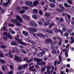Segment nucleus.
Returning a JSON list of instances; mask_svg holds the SVG:
<instances>
[{"mask_svg": "<svg viewBox=\"0 0 74 74\" xmlns=\"http://www.w3.org/2000/svg\"><path fill=\"white\" fill-rule=\"evenodd\" d=\"M7 36H4L3 37V38L4 40H5V41H7L8 40V38H7Z\"/></svg>", "mask_w": 74, "mask_h": 74, "instance_id": "nucleus-48", "label": "nucleus"}, {"mask_svg": "<svg viewBox=\"0 0 74 74\" xmlns=\"http://www.w3.org/2000/svg\"><path fill=\"white\" fill-rule=\"evenodd\" d=\"M46 32L50 34H53V31L52 30L48 29H46Z\"/></svg>", "mask_w": 74, "mask_h": 74, "instance_id": "nucleus-18", "label": "nucleus"}, {"mask_svg": "<svg viewBox=\"0 0 74 74\" xmlns=\"http://www.w3.org/2000/svg\"><path fill=\"white\" fill-rule=\"evenodd\" d=\"M22 8L23 10H27L29 9V7L26 6H22Z\"/></svg>", "mask_w": 74, "mask_h": 74, "instance_id": "nucleus-30", "label": "nucleus"}, {"mask_svg": "<svg viewBox=\"0 0 74 74\" xmlns=\"http://www.w3.org/2000/svg\"><path fill=\"white\" fill-rule=\"evenodd\" d=\"M45 52L44 51H42V52L38 53L37 56L38 57H42L43 55H45Z\"/></svg>", "mask_w": 74, "mask_h": 74, "instance_id": "nucleus-8", "label": "nucleus"}, {"mask_svg": "<svg viewBox=\"0 0 74 74\" xmlns=\"http://www.w3.org/2000/svg\"><path fill=\"white\" fill-rule=\"evenodd\" d=\"M25 11V10H22L19 12V13L20 14H24Z\"/></svg>", "mask_w": 74, "mask_h": 74, "instance_id": "nucleus-35", "label": "nucleus"}, {"mask_svg": "<svg viewBox=\"0 0 74 74\" xmlns=\"http://www.w3.org/2000/svg\"><path fill=\"white\" fill-rule=\"evenodd\" d=\"M9 32L13 34H15V32H14V30H11V28H10L9 29Z\"/></svg>", "mask_w": 74, "mask_h": 74, "instance_id": "nucleus-28", "label": "nucleus"}, {"mask_svg": "<svg viewBox=\"0 0 74 74\" xmlns=\"http://www.w3.org/2000/svg\"><path fill=\"white\" fill-rule=\"evenodd\" d=\"M59 21L60 22L62 23V22H63L64 21V19H63V18H60V19L59 20Z\"/></svg>", "mask_w": 74, "mask_h": 74, "instance_id": "nucleus-34", "label": "nucleus"}, {"mask_svg": "<svg viewBox=\"0 0 74 74\" xmlns=\"http://www.w3.org/2000/svg\"><path fill=\"white\" fill-rule=\"evenodd\" d=\"M45 71V66H44V67H42V69H41V72L42 73L43 71Z\"/></svg>", "mask_w": 74, "mask_h": 74, "instance_id": "nucleus-38", "label": "nucleus"}, {"mask_svg": "<svg viewBox=\"0 0 74 74\" xmlns=\"http://www.w3.org/2000/svg\"><path fill=\"white\" fill-rule=\"evenodd\" d=\"M23 18L24 19H26V20H27V21L30 20L29 17L25 15H23Z\"/></svg>", "mask_w": 74, "mask_h": 74, "instance_id": "nucleus-11", "label": "nucleus"}, {"mask_svg": "<svg viewBox=\"0 0 74 74\" xmlns=\"http://www.w3.org/2000/svg\"><path fill=\"white\" fill-rule=\"evenodd\" d=\"M25 5L29 7H32L33 5V2L30 1H27L25 2Z\"/></svg>", "mask_w": 74, "mask_h": 74, "instance_id": "nucleus-5", "label": "nucleus"}, {"mask_svg": "<svg viewBox=\"0 0 74 74\" xmlns=\"http://www.w3.org/2000/svg\"><path fill=\"white\" fill-rule=\"evenodd\" d=\"M67 2L69 4H73V1L70 0H68L67 1Z\"/></svg>", "mask_w": 74, "mask_h": 74, "instance_id": "nucleus-40", "label": "nucleus"}, {"mask_svg": "<svg viewBox=\"0 0 74 74\" xmlns=\"http://www.w3.org/2000/svg\"><path fill=\"white\" fill-rule=\"evenodd\" d=\"M37 14H36L34 15H32V18H34L35 20H37Z\"/></svg>", "mask_w": 74, "mask_h": 74, "instance_id": "nucleus-20", "label": "nucleus"}, {"mask_svg": "<svg viewBox=\"0 0 74 74\" xmlns=\"http://www.w3.org/2000/svg\"><path fill=\"white\" fill-rule=\"evenodd\" d=\"M10 68L12 70H13L14 69V67H13V66L12 65H10Z\"/></svg>", "mask_w": 74, "mask_h": 74, "instance_id": "nucleus-62", "label": "nucleus"}, {"mask_svg": "<svg viewBox=\"0 0 74 74\" xmlns=\"http://www.w3.org/2000/svg\"><path fill=\"white\" fill-rule=\"evenodd\" d=\"M28 60V58H24V59L23 60L24 61H26V60Z\"/></svg>", "mask_w": 74, "mask_h": 74, "instance_id": "nucleus-64", "label": "nucleus"}, {"mask_svg": "<svg viewBox=\"0 0 74 74\" xmlns=\"http://www.w3.org/2000/svg\"><path fill=\"white\" fill-rule=\"evenodd\" d=\"M65 18L66 19V21L67 23H70V19H69L68 20V19H67V17L66 16H65Z\"/></svg>", "mask_w": 74, "mask_h": 74, "instance_id": "nucleus-36", "label": "nucleus"}, {"mask_svg": "<svg viewBox=\"0 0 74 74\" xmlns=\"http://www.w3.org/2000/svg\"><path fill=\"white\" fill-rule=\"evenodd\" d=\"M14 59L16 60L19 61V62H22V57H18L17 56H15Z\"/></svg>", "mask_w": 74, "mask_h": 74, "instance_id": "nucleus-4", "label": "nucleus"}, {"mask_svg": "<svg viewBox=\"0 0 74 74\" xmlns=\"http://www.w3.org/2000/svg\"><path fill=\"white\" fill-rule=\"evenodd\" d=\"M51 15V13H46L45 14V16H47V17L50 16Z\"/></svg>", "mask_w": 74, "mask_h": 74, "instance_id": "nucleus-23", "label": "nucleus"}, {"mask_svg": "<svg viewBox=\"0 0 74 74\" xmlns=\"http://www.w3.org/2000/svg\"><path fill=\"white\" fill-rule=\"evenodd\" d=\"M0 62H1V64H5L6 63L5 61V60L1 59H0Z\"/></svg>", "mask_w": 74, "mask_h": 74, "instance_id": "nucleus-21", "label": "nucleus"}, {"mask_svg": "<svg viewBox=\"0 0 74 74\" xmlns=\"http://www.w3.org/2000/svg\"><path fill=\"white\" fill-rule=\"evenodd\" d=\"M8 25L9 26H10V27H13V26H15V25H14V24H12L11 23L9 24Z\"/></svg>", "mask_w": 74, "mask_h": 74, "instance_id": "nucleus-51", "label": "nucleus"}, {"mask_svg": "<svg viewBox=\"0 0 74 74\" xmlns=\"http://www.w3.org/2000/svg\"><path fill=\"white\" fill-rule=\"evenodd\" d=\"M1 48H2V49H4V48H7V46L4 45H2L1 46Z\"/></svg>", "mask_w": 74, "mask_h": 74, "instance_id": "nucleus-52", "label": "nucleus"}, {"mask_svg": "<svg viewBox=\"0 0 74 74\" xmlns=\"http://www.w3.org/2000/svg\"><path fill=\"white\" fill-rule=\"evenodd\" d=\"M32 47L33 49H36V48H37V46L34 45H33L32 46Z\"/></svg>", "mask_w": 74, "mask_h": 74, "instance_id": "nucleus-44", "label": "nucleus"}, {"mask_svg": "<svg viewBox=\"0 0 74 74\" xmlns=\"http://www.w3.org/2000/svg\"><path fill=\"white\" fill-rule=\"evenodd\" d=\"M17 42L18 44H21L23 45H25V46H26V43L23 42L22 41H18Z\"/></svg>", "mask_w": 74, "mask_h": 74, "instance_id": "nucleus-13", "label": "nucleus"}, {"mask_svg": "<svg viewBox=\"0 0 74 74\" xmlns=\"http://www.w3.org/2000/svg\"><path fill=\"white\" fill-rule=\"evenodd\" d=\"M57 38L59 40H60V41L58 43V45H61L62 44V39L59 37H57Z\"/></svg>", "mask_w": 74, "mask_h": 74, "instance_id": "nucleus-12", "label": "nucleus"}, {"mask_svg": "<svg viewBox=\"0 0 74 74\" xmlns=\"http://www.w3.org/2000/svg\"><path fill=\"white\" fill-rule=\"evenodd\" d=\"M27 66H28V64H27L23 65V68H26V67H27Z\"/></svg>", "mask_w": 74, "mask_h": 74, "instance_id": "nucleus-54", "label": "nucleus"}, {"mask_svg": "<svg viewBox=\"0 0 74 74\" xmlns=\"http://www.w3.org/2000/svg\"><path fill=\"white\" fill-rule=\"evenodd\" d=\"M66 30L67 28L64 27L62 29V31H63V32H65L66 31Z\"/></svg>", "mask_w": 74, "mask_h": 74, "instance_id": "nucleus-58", "label": "nucleus"}, {"mask_svg": "<svg viewBox=\"0 0 74 74\" xmlns=\"http://www.w3.org/2000/svg\"><path fill=\"white\" fill-rule=\"evenodd\" d=\"M28 29L29 30L31 34H32L34 37H36V35L34 33V32H37V30L34 28L30 27H29L28 28Z\"/></svg>", "mask_w": 74, "mask_h": 74, "instance_id": "nucleus-2", "label": "nucleus"}, {"mask_svg": "<svg viewBox=\"0 0 74 74\" xmlns=\"http://www.w3.org/2000/svg\"><path fill=\"white\" fill-rule=\"evenodd\" d=\"M31 39V38H28L27 39V40L28 42H30L31 41H32L30 40Z\"/></svg>", "mask_w": 74, "mask_h": 74, "instance_id": "nucleus-43", "label": "nucleus"}, {"mask_svg": "<svg viewBox=\"0 0 74 74\" xmlns=\"http://www.w3.org/2000/svg\"><path fill=\"white\" fill-rule=\"evenodd\" d=\"M52 54L53 55H55L57 53V52L56 51V50H53L52 51Z\"/></svg>", "mask_w": 74, "mask_h": 74, "instance_id": "nucleus-37", "label": "nucleus"}, {"mask_svg": "<svg viewBox=\"0 0 74 74\" xmlns=\"http://www.w3.org/2000/svg\"><path fill=\"white\" fill-rule=\"evenodd\" d=\"M67 16H68V18H67L66 17V18H67V19H70V18H71V16H70V15L69 14H68L67 15Z\"/></svg>", "mask_w": 74, "mask_h": 74, "instance_id": "nucleus-61", "label": "nucleus"}, {"mask_svg": "<svg viewBox=\"0 0 74 74\" xmlns=\"http://www.w3.org/2000/svg\"><path fill=\"white\" fill-rule=\"evenodd\" d=\"M1 12L2 13L4 14V12H5V10H4V9H2V10L1 9Z\"/></svg>", "mask_w": 74, "mask_h": 74, "instance_id": "nucleus-57", "label": "nucleus"}, {"mask_svg": "<svg viewBox=\"0 0 74 74\" xmlns=\"http://www.w3.org/2000/svg\"><path fill=\"white\" fill-rule=\"evenodd\" d=\"M29 24L32 26H34V27H37V25L36 23V22L31 21L30 22Z\"/></svg>", "mask_w": 74, "mask_h": 74, "instance_id": "nucleus-6", "label": "nucleus"}, {"mask_svg": "<svg viewBox=\"0 0 74 74\" xmlns=\"http://www.w3.org/2000/svg\"><path fill=\"white\" fill-rule=\"evenodd\" d=\"M37 36H38V37H43L44 38H45V36L41 33H37Z\"/></svg>", "mask_w": 74, "mask_h": 74, "instance_id": "nucleus-9", "label": "nucleus"}, {"mask_svg": "<svg viewBox=\"0 0 74 74\" xmlns=\"http://www.w3.org/2000/svg\"><path fill=\"white\" fill-rule=\"evenodd\" d=\"M50 6L51 8H54L55 7V5L53 3H51L50 4Z\"/></svg>", "mask_w": 74, "mask_h": 74, "instance_id": "nucleus-31", "label": "nucleus"}, {"mask_svg": "<svg viewBox=\"0 0 74 74\" xmlns=\"http://www.w3.org/2000/svg\"><path fill=\"white\" fill-rule=\"evenodd\" d=\"M8 54L9 55V56L10 57V58H12L14 57V56L13 55H12V54H11V53L10 52L8 53Z\"/></svg>", "mask_w": 74, "mask_h": 74, "instance_id": "nucleus-46", "label": "nucleus"}, {"mask_svg": "<svg viewBox=\"0 0 74 74\" xmlns=\"http://www.w3.org/2000/svg\"><path fill=\"white\" fill-rule=\"evenodd\" d=\"M23 34L25 36H28V33H27V32L25 31H23Z\"/></svg>", "mask_w": 74, "mask_h": 74, "instance_id": "nucleus-27", "label": "nucleus"}, {"mask_svg": "<svg viewBox=\"0 0 74 74\" xmlns=\"http://www.w3.org/2000/svg\"><path fill=\"white\" fill-rule=\"evenodd\" d=\"M54 31L56 33H58L59 32V30L57 28H55L54 29Z\"/></svg>", "mask_w": 74, "mask_h": 74, "instance_id": "nucleus-47", "label": "nucleus"}, {"mask_svg": "<svg viewBox=\"0 0 74 74\" xmlns=\"http://www.w3.org/2000/svg\"><path fill=\"white\" fill-rule=\"evenodd\" d=\"M56 10L58 11V12H63V11L62 10L59 9V8H57Z\"/></svg>", "mask_w": 74, "mask_h": 74, "instance_id": "nucleus-42", "label": "nucleus"}, {"mask_svg": "<svg viewBox=\"0 0 74 74\" xmlns=\"http://www.w3.org/2000/svg\"><path fill=\"white\" fill-rule=\"evenodd\" d=\"M17 21H16V20L15 19H12L11 20V22H12V23H14L15 24Z\"/></svg>", "mask_w": 74, "mask_h": 74, "instance_id": "nucleus-29", "label": "nucleus"}, {"mask_svg": "<svg viewBox=\"0 0 74 74\" xmlns=\"http://www.w3.org/2000/svg\"><path fill=\"white\" fill-rule=\"evenodd\" d=\"M35 60L36 61L37 64H38V66H42V65L45 66L46 64V63L42 61V62H40L42 61V60L40 59L35 58Z\"/></svg>", "mask_w": 74, "mask_h": 74, "instance_id": "nucleus-1", "label": "nucleus"}, {"mask_svg": "<svg viewBox=\"0 0 74 74\" xmlns=\"http://www.w3.org/2000/svg\"><path fill=\"white\" fill-rule=\"evenodd\" d=\"M10 44L11 45L13 46H16L17 45V44L16 43L15 41H13L11 42Z\"/></svg>", "mask_w": 74, "mask_h": 74, "instance_id": "nucleus-15", "label": "nucleus"}, {"mask_svg": "<svg viewBox=\"0 0 74 74\" xmlns=\"http://www.w3.org/2000/svg\"><path fill=\"white\" fill-rule=\"evenodd\" d=\"M53 39L54 41H56V37L54 36L53 37Z\"/></svg>", "mask_w": 74, "mask_h": 74, "instance_id": "nucleus-63", "label": "nucleus"}, {"mask_svg": "<svg viewBox=\"0 0 74 74\" xmlns=\"http://www.w3.org/2000/svg\"><path fill=\"white\" fill-rule=\"evenodd\" d=\"M8 4H7V3H3V5L5 7H7L8 6Z\"/></svg>", "mask_w": 74, "mask_h": 74, "instance_id": "nucleus-32", "label": "nucleus"}, {"mask_svg": "<svg viewBox=\"0 0 74 74\" xmlns=\"http://www.w3.org/2000/svg\"><path fill=\"white\" fill-rule=\"evenodd\" d=\"M15 24H16V25H17V26H21V24L17 21L16 22Z\"/></svg>", "mask_w": 74, "mask_h": 74, "instance_id": "nucleus-33", "label": "nucleus"}, {"mask_svg": "<svg viewBox=\"0 0 74 74\" xmlns=\"http://www.w3.org/2000/svg\"><path fill=\"white\" fill-rule=\"evenodd\" d=\"M38 25H40V26H42L43 24L42 23V22H41L40 21H38Z\"/></svg>", "mask_w": 74, "mask_h": 74, "instance_id": "nucleus-49", "label": "nucleus"}, {"mask_svg": "<svg viewBox=\"0 0 74 74\" xmlns=\"http://www.w3.org/2000/svg\"><path fill=\"white\" fill-rule=\"evenodd\" d=\"M65 56H66V58H68L69 57V55H68V53L66 52H65Z\"/></svg>", "mask_w": 74, "mask_h": 74, "instance_id": "nucleus-55", "label": "nucleus"}, {"mask_svg": "<svg viewBox=\"0 0 74 74\" xmlns=\"http://www.w3.org/2000/svg\"><path fill=\"white\" fill-rule=\"evenodd\" d=\"M39 13L40 15H42V12L41 10H40L39 11Z\"/></svg>", "mask_w": 74, "mask_h": 74, "instance_id": "nucleus-59", "label": "nucleus"}, {"mask_svg": "<svg viewBox=\"0 0 74 74\" xmlns=\"http://www.w3.org/2000/svg\"><path fill=\"white\" fill-rule=\"evenodd\" d=\"M3 36H6L7 37L9 38H10V39H12V36L10 34V33H8L6 32H4L3 33Z\"/></svg>", "mask_w": 74, "mask_h": 74, "instance_id": "nucleus-3", "label": "nucleus"}, {"mask_svg": "<svg viewBox=\"0 0 74 74\" xmlns=\"http://www.w3.org/2000/svg\"><path fill=\"white\" fill-rule=\"evenodd\" d=\"M55 25H56L55 23H54L53 22H52L49 25V29H51L53 26H55Z\"/></svg>", "mask_w": 74, "mask_h": 74, "instance_id": "nucleus-10", "label": "nucleus"}, {"mask_svg": "<svg viewBox=\"0 0 74 74\" xmlns=\"http://www.w3.org/2000/svg\"><path fill=\"white\" fill-rule=\"evenodd\" d=\"M46 42L47 44H49V43H52V40L50 39H46Z\"/></svg>", "mask_w": 74, "mask_h": 74, "instance_id": "nucleus-14", "label": "nucleus"}, {"mask_svg": "<svg viewBox=\"0 0 74 74\" xmlns=\"http://www.w3.org/2000/svg\"><path fill=\"white\" fill-rule=\"evenodd\" d=\"M49 23H50V21H46L44 23V26H48V25H49Z\"/></svg>", "mask_w": 74, "mask_h": 74, "instance_id": "nucleus-16", "label": "nucleus"}, {"mask_svg": "<svg viewBox=\"0 0 74 74\" xmlns=\"http://www.w3.org/2000/svg\"><path fill=\"white\" fill-rule=\"evenodd\" d=\"M46 68L47 69V73L48 74H50V71H49V70H51V67L48 66H46Z\"/></svg>", "mask_w": 74, "mask_h": 74, "instance_id": "nucleus-17", "label": "nucleus"}, {"mask_svg": "<svg viewBox=\"0 0 74 74\" xmlns=\"http://www.w3.org/2000/svg\"><path fill=\"white\" fill-rule=\"evenodd\" d=\"M62 53H60V55H59L58 56V58L59 59V60L61 62H62V57L61 56V55H62Z\"/></svg>", "mask_w": 74, "mask_h": 74, "instance_id": "nucleus-25", "label": "nucleus"}, {"mask_svg": "<svg viewBox=\"0 0 74 74\" xmlns=\"http://www.w3.org/2000/svg\"><path fill=\"white\" fill-rule=\"evenodd\" d=\"M49 1L50 2L53 3H56V1L55 0H49Z\"/></svg>", "mask_w": 74, "mask_h": 74, "instance_id": "nucleus-45", "label": "nucleus"}, {"mask_svg": "<svg viewBox=\"0 0 74 74\" xmlns=\"http://www.w3.org/2000/svg\"><path fill=\"white\" fill-rule=\"evenodd\" d=\"M16 17L17 20V21H19L21 23H22L23 22V20H22V19L20 17V16H19L18 15H16Z\"/></svg>", "mask_w": 74, "mask_h": 74, "instance_id": "nucleus-7", "label": "nucleus"}, {"mask_svg": "<svg viewBox=\"0 0 74 74\" xmlns=\"http://www.w3.org/2000/svg\"><path fill=\"white\" fill-rule=\"evenodd\" d=\"M57 64V61L56 60L55 61L54 63V67H55L56 66V65Z\"/></svg>", "mask_w": 74, "mask_h": 74, "instance_id": "nucleus-60", "label": "nucleus"}, {"mask_svg": "<svg viewBox=\"0 0 74 74\" xmlns=\"http://www.w3.org/2000/svg\"><path fill=\"white\" fill-rule=\"evenodd\" d=\"M13 73L14 72H13V71H9L8 73V74H13Z\"/></svg>", "mask_w": 74, "mask_h": 74, "instance_id": "nucleus-56", "label": "nucleus"}, {"mask_svg": "<svg viewBox=\"0 0 74 74\" xmlns=\"http://www.w3.org/2000/svg\"><path fill=\"white\" fill-rule=\"evenodd\" d=\"M39 3V2H38V1H35L34 2L33 5H38Z\"/></svg>", "mask_w": 74, "mask_h": 74, "instance_id": "nucleus-19", "label": "nucleus"}, {"mask_svg": "<svg viewBox=\"0 0 74 74\" xmlns=\"http://www.w3.org/2000/svg\"><path fill=\"white\" fill-rule=\"evenodd\" d=\"M62 16H67V14L66 13H63L62 14Z\"/></svg>", "mask_w": 74, "mask_h": 74, "instance_id": "nucleus-53", "label": "nucleus"}, {"mask_svg": "<svg viewBox=\"0 0 74 74\" xmlns=\"http://www.w3.org/2000/svg\"><path fill=\"white\" fill-rule=\"evenodd\" d=\"M16 10L17 11H20L21 10V8L20 7L17 6L16 7Z\"/></svg>", "mask_w": 74, "mask_h": 74, "instance_id": "nucleus-41", "label": "nucleus"}, {"mask_svg": "<svg viewBox=\"0 0 74 74\" xmlns=\"http://www.w3.org/2000/svg\"><path fill=\"white\" fill-rule=\"evenodd\" d=\"M21 52H22V53H24V54H26L27 53V52L23 49H21Z\"/></svg>", "mask_w": 74, "mask_h": 74, "instance_id": "nucleus-22", "label": "nucleus"}, {"mask_svg": "<svg viewBox=\"0 0 74 74\" xmlns=\"http://www.w3.org/2000/svg\"><path fill=\"white\" fill-rule=\"evenodd\" d=\"M64 7L66 8H68V7H69V8H70V6L69 5L66 3H64Z\"/></svg>", "mask_w": 74, "mask_h": 74, "instance_id": "nucleus-26", "label": "nucleus"}, {"mask_svg": "<svg viewBox=\"0 0 74 74\" xmlns=\"http://www.w3.org/2000/svg\"><path fill=\"white\" fill-rule=\"evenodd\" d=\"M33 12L34 13H35V14H37L38 13V10L36 9H33Z\"/></svg>", "mask_w": 74, "mask_h": 74, "instance_id": "nucleus-24", "label": "nucleus"}, {"mask_svg": "<svg viewBox=\"0 0 74 74\" xmlns=\"http://www.w3.org/2000/svg\"><path fill=\"white\" fill-rule=\"evenodd\" d=\"M0 57L1 58H3L4 57V54L3 53H1L0 52Z\"/></svg>", "mask_w": 74, "mask_h": 74, "instance_id": "nucleus-50", "label": "nucleus"}, {"mask_svg": "<svg viewBox=\"0 0 74 74\" xmlns=\"http://www.w3.org/2000/svg\"><path fill=\"white\" fill-rule=\"evenodd\" d=\"M72 29H68L67 31V32L68 33H72Z\"/></svg>", "mask_w": 74, "mask_h": 74, "instance_id": "nucleus-39", "label": "nucleus"}]
</instances>
